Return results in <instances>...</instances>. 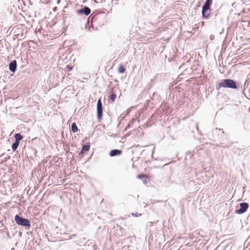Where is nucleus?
I'll use <instances>...</instances> for the list:
<instances>
[{
	"mask_svg": "<svg viewBox=\"0 0 250 250\" xmlns=\"http://www.w3.org/2000/svg\"><path fill=\"white\" fill-rule=\"evenodd\" d=\"M145 177L148 178V176L147 174H139L137 176V178L138 179H142L143 178H145Z\"/></svg>",
	"mask_w": 250,
	"mask_h": 250,
	"instance_id": "15",
	"label": "nucleus"
},
{
	"mask_svg": "<svg viewBox=\"0 0 250 250\" xmlns=\"http://www.w3.org/2000/svg\"><path fill=\"white\" fill-rule=\"evenodd\" d=\"M240 206L241 208L239 209L236 210V213L239 214H243L244 212H245L248 208H249V205L247 203H242L240 204Z\"/></svg>",
	"mask_w": 250,
	"mask_h": 250,
	"instance_id": "4",
	"label": "nucleus"
},
{
	"mask_svg": "<svg viewBox=\"0 0 250 250\" xmlns=\"http://www.w3.org/2000/svg\"><path fill=\"white\" fill-rule=\"evenodd\" d=\"M219 88L221 87H228L233 89L237 88V85L235 82L231 79H225L222 80L220 83H218Z\"/></svg>",
	"mask_w": 250,
	"mask_h": 250,
	"instance_id": "2",
	"label": "nucleus"
},
{
	"mask_svg": "<svg viewBox=\"0 0 250 250\" xmlns=\"http://www.w3.org/2000/svg\"><path fill=\"white\" fill-rule=\"evenodd\" d=\"M15 137L16 139V142H20V141L23 138V137L20 133L16 134L15 135Z\"/></svg>",
	"mask_w": 250,
	"mask_h": 250,
	"instance_id": "12",
	"label": "nucleus"
},
{
	"mask_svg": "<svg viewBox=\"0 0 250 250\" xmlns=\"http://www.w3.org/2000/svg\"><path fill=\"white\" fill-rule=\"evenodd\" d=\"M131 215H132V216H134V217H138V216H141V214H136L135 213H132Z\"/></svg>",
	"mask_w": 250,
	"mask_h": 250,
	"instance_id": "16",
	"label": "nucleus"
},
{
	"mask_svg": "<svg viewBox=\"0 0 250 250\" xmlns=\"http://www.w3.org/2000/svg\"><path fill=\"white\" fill-rule=\"evenodd\" d=\"M212 3V0H206L202 7V16L206 19H208L210 15V5Z\"/></svg>",
	"mask_w": 250,
	"mask_h": 250,
	"instance_id": "1",
	"label": "nucleus"
},
{
	"mask_svg": "<svg viewBox=\"0 0 250 250\" xmlns=\"http://www.w3.org/2000/svg\"><path fill=\"white\" fill-rule=\"evenodd\" d=\"M15 220L18 225L27 227H30V222L28 219L23 218L18 215L15 216Z\"/></svg>",
	"mask_w": 250,
	"mask_h": 250,
	"instance_id": "3",
	"label": "nucleus"
},
{
	"mask_svg": "<svg viewBox=\"0 0 250 250\" xmlns=\"http://www.w3.org/2000/svg\"><path fill=\"white\" fill-rule=\"evenodd\" d=\"M61 2V0H57V3L58 4H60Z\"/></svg>",
	"mask_w": 250,
	"mask_h": 250,
	"instance_id": "18",
	"label": "nucleus"
},
{
	"mask_svg": "<svg viewBox=\"0 0 250 250\" xmlns=\"http://www.w3.org/2000/svg\"><path fill=\"white\" fill-rule=\"evenodd\" d=\"M19 143H20L19 142H15V143H14L12 144V148L13 151H15L17 149V148L19 145Z\"/></svg>",
	"mask_w": 250,
	"mask_h": 250,
	"instance_id": "13",
	"label": "nucleus"
},
{
	"mask_svg": "<svg viewBox=\"0 0 250 250\" xmlns=\"http://www.w3.org/2000/svg\"><path fill=\"white\" fill-rule=\"evenodd\" d=\"M122 153V151L118 149H114L110 151V156H115L116 155H119Z\"/></svg>",
	"mask_w": 250,
	"mask_h": 250,
	"instance_id": "9",
	"label": "nucleus"
},
{
	"mask_svg": "<svg viewBox=\"0 0 250 250\" xmlns=\"http://www.w3.org/2000/svg\"><path fill=\"white\" fill-rule=\"evenodd\" d=\"M110 100H111L112 102H114L116 98V95L114 93L112 94L109 97Z\"/></svg>",
	"mask_w": 250,
	"mask_h": 250,
	"instance_id": "14",
	"label": "nucleus"
},
{
	"mask_svg": "<svg viewBox=\"0 0 250 250\" xmlns=\"http://www.w3.org/2000/svg\"><path fill=\"white\" fill-rule=\"evenodd\" d=\"M91 10L88 7L85 6L83 9H81L77 10V13L79 14H84L86 16H88L90 14Z\"/></svg>",
	"mask_w": 250,
	"mask_h": 250,
	"instance_id": "6",
	"label": "nucleus"
},
{
	"mask_svg": "<svg viewBox=\"0 0 250 250\" xmlns=\"http://www.w3.org/2000/svg\"><path fill=\"white\" fill-rule=\"evenodd\" d=\"M103 115V107L101 99H99L97 102V116L99 119H101Z\"/></svg>",
	"mask_w": 250,
	"mask_h": 250,
	"instance_id": "5",
	"label": "nucleus"
},
{
	"mask_svg": "<svg viewBox=\"0 0 250 250\" xmlns=\"http://www.w3.org/2000/svg\"><path fill=\"white\" fill-rule=\"evenodd\" d=\"M119 73H124L125 71V68L122 64H120L118 69Z\"/></svg>",
	"mask_w": 250,
	"mask_h": 250,
	"instance_id": "10",
	"label": "nucleus"
},
{
	"mask_svg": "<svg viewBox=\"0 0 250 250\" xmlns=\"http://www.w3.org/2000/svg\"><path fill=\"white\" fill-rule=\"evenodd\" d=\"M67 68L69 69V70H71L72 69V67L69 65H67Z\"/></svg>",
	"mask_w": 250,
	"mask_h": 250,
	"instance_id": "17",
	"label": "nucleus"
},
{
	"mask_svg": "<svg viewBox=\"0 0 250 250\" xmlns=\"http://www.w3.org/2000/svg\"><path fill=\"white\" fill-rule=\"evenodd\" d=\"M17 67V62L16 61L11 62L9 64V69L12 72H15Z\"/></svg>",
	"mask_w": 250,
	"mask_h": 250,
	"instance_id": "8",
	"label": "nucleus"
},
{
	"mask_svg": "<svg viewBox=\"0 0 250 250\" xmlns=\"http://www.w3.org/2000/svg\"><path fill=\"white\" fill-rule=\"evenodd\" d=\"M56 9H57V8H56V7H55V8H54V11H56Z\"/></svg>",
	"mask_w": 250,
	"mask_h": 250,
	"instance_id": "19",
	"label": "nucleus"
},
{
	"mask_svg": "<svg viewBox=\"0 0 250 250\" xmlns=\"http://www.w3.org/2000/svg\"><path fill=\"white\" fill-rule=\"evenodd\" d=\"M71 129H72V131L74 133L77 132L78 131V129L77 126L75 123H73L72 124Z\"/></svg>",
	"mask_w": 250,
	"mask_h": 250,
	"instance_id": "11",
	"label": "nucleus"
},
{
	"mask_svg": "<svg viewBox=\"0 0 250 250\" xmlns=\"http://www.w3.org/2000/svg\"><path fill=\"white\" fill-rule=\"evenodd\" d=\"M90 147V143L87 142L82 147L81 153H84L89 150Z\"/></svg>",
	"mask_w": 250,
	"mask_h": 250,
	"instance_id": "7",
	"label": "nucleus"
}]
</instances>
